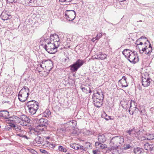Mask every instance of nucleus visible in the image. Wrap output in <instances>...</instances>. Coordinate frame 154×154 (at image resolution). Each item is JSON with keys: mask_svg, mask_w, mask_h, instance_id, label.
Wrapping results in <instances>:
<instances>
[{"mask_svg": "<svg viewBox=\"0 0 154 154\" xmlns=\"http://www.w3.org/2000/svg\"><path fill=\"white\" fill-rule=\"evenodd\" d=\"M86 144L87 145V146H88L89 147L90 146L91 144L89 142H87L86 143Z\"/></svg>", "mask_w": 154, "mask_h": 154, "instance_id": "obj_62", "label": "nucleus"}, {"mask_svg": "<svg viewBox=\"0 0 154 154\" xmlns=\"http://www.w3.org/2000/svg\"><path fill=\"white\" fill-rule=\"evenodd\" d=\"M17 118V116H14V118L10 117L8 119H6L5 120V122L6 123L8 124L9 125H11L13 128H15L16 127V120L14 119H16Z\"/></svg>", "mask_w": 154, "mask_h": 154, "instance_id": "obj_11", "label": "nucleus"}, {"mask_svg": "<svg viewBox=\"0 0 154 154\" xmlns=\"http://www.w3.org/2000/svg\"><path fill=\"white\" fill-rule=\"evenodd\" d=\"M113 0H103V2H107L109 3H111L113 2Z\"/></svg>", "mask_w": 154, "mask_h": 154, "instance_id": "obj_56", "label": "nucleus"}, {"mask_svg": "<svg viewBox=\"0 0 154 154\" xmlns=\"http://www.w3.org/2000/svg\"><path fill=\"white\" fill-rule=\"evenodd\" d=\"M144 50V54L149 55L152 51V49H142Z\"/></svg>", "mask_w": 154, "mask_h": 154, "instance_id": "obj_39", "label": "nucleus"}, {"mask_svg": "<svg viewBox=\"0 0 154 154\" xmlns=\"http://www.w3.org/2000/svg\"><path fill=\"white\" fill-rule=\"evenodd\" d=\"M47 145L46 146H49L50 147L53 149L55 148L56 146H58V145L54 143L49 144V143L48 142H47Z\"/></svg>", "mask_w": 154, "mask_h": 154, "instance_id": "obj_40", "label": "nucleus"}, {"mask_svg": "<svg viewBox=\"0 0 154 154\" xmlns=\"http://www.w3.org/2000/svg\"><path fill=\"white\" fill-rule=\"evenodd\" d=\"M139 49V52L140 54H143V53H144V50H143L142 49L141 50H140V49Z\"/></svg>", "mask_w": 154, "mask_h": 154, "instance_id": "obj_57", "label": "nucleus"}, {"mask_svg": "<svg viewBox=\"0 0 154 154\" xmlns=\"http://www.w3.org/2000/svg\"><path fill=\"white\" fill-rule=\"evenodd\" d=\"M142 38L146 39V37L142 36L137 40L135 43L137 48H139V47L138 46L139 45H143Z\"/></svg>", "mask_w": 154, "mask_h": 154, "instance_id": "obj_26", "label": "nucleus"}, {"mask_svg": "<svg viewBox=\"0 0 154 154\" xmlns=\"http://www.w3.org/2000/svg\"><path fill=\"white\" fill-rule=\"evenodd\" d=\"M13 127L11 125H7L5 126V129L8 131H9L11 130L12 128H13Z\"/></svg>", "mask_w": 154, "mask_h": 154, "instance_id": "obj_52", "label": "nucleus"}, {"mask_svg": "<svg viewBox=\"0 0 154 154\" xmlns=\"http://www.w3.org/2000/svg\"><path fill=\"white\" fill-rule=\"evenodd\" d=\"M36 120L39 126L46 127L48 124V121L46 119L41 118L38 119H36Z\"/></svg>", "mask_w": 154, "mask_h": 154, "instance_id": "obj_9", "label": "nucleus"}, {"mask_svg": "<svg viewBox=\"0 0 154 154\" xmlns=\"http://www.w3.org/2000/svg\"><path fill=\"white\" fill-rule=\"evenodd\" d=\"M29 89L26 86H24L21 89L18 95V99L22 102L26 101L29 95Z\"/></svg>", "mask_w": 154, "mask_h": 154, "instance_id": "obj_3", "label": "nucleus"}, {"mask_svg": "<svg viewBox=\"0 0 154 154\" xmlns=\"http://www.w3.org/2000/svg\"><path fill=\"white\" fill-rule=\"evenodd\" d=\"M96 40H97V41L98 40L97 39V38H96V37H95V38H93L91 39V41H92L93 42H95V41H96Z\"/></svg>", "mask_w": 154, "mask_h": 154, "instance_id": "obj_60", "label": "nucleus"}, {"mask_svg": "<svg viewBox=\"0 0 154 154\" xmlns=\"http://www.w3.org/2000/svg\"><path fill=\"white\" fill-rule=\"evenodd\" d=\"M59 1L61 2H66V0H59Z\"/></svg>", "mask_w": 154, "mask_h": 154, "instance_id": "obj_64", "label": "nucleus"}, {"mask_svg": "<svg viewBox=\"0 0 154 154\" xmlns=\"http://www.w3.org/2000/svg\"><path fill=\"white\" fill-rule=\"evenodd\" d=\"M80 88L83 92L86 94H88V93H91L92 92L90 88L88 86L82 85L80 87Z\"/></svg>", "mask_w": 154, "mask_h": 154, "instance_id": "obj_24", "label": "nucleus"}, {"mask_svg": "<svg viewBox=\"0 0 154 154\" xmlns=\"http://www.w3.org/2000/svg\"><path fill=\"white\" fill-rule=\"evenodd\" d=\"M151 79L149 76V74L146 72L143 73L142 75V79Z\"/></svg>", "mask_w": 154, "mask_h": 154, "instance_id": "obj_35", "label": "nucleus"}, {"mask_svg": "<svg viewBox=\"0 0 154 154\" xmlns=\"http://www.w3.org/2000/svg\"><path fill=\"white\" fill-rule=\"evenodd\" d=\"M50 38V39H49V41H52V40L54 41V42H59L60 41V39L58 35L55 33L51 34Z\"/></svg>", "mask_w": 154, "mask_h": 154, "instance_id": "obj_20", "label": "nucleus"}, {"mask_svg": "<svg viewBox=\"0 0 154 154\" xmlns=\"http://www.w3.org/2000/svg\"><path fill=\"white\" fill-rule=\"evenodd\" d=\"M49 36H47L45 38H41L39 43V48H47V44H50L53 46V48H57L59 46V42H54L53 43H51L49 41Z\"/></svg>", "mask_w": 154, "mask_h": 154, "instance_id": "obj_2", "label": "nucleus"}, {"mask_svg": "<svg viewBox=\"0 0 154 154\" xmlns=\"http://www.w3.org/2000/svg\"><path fill=\"white\" fill-rule=\"evenodd\" d=\"M147 42H145L144 43L145 47H144L143 48H146L147 47V46L148 45H149V48H152V46L150 43L149 41L148 40H147Z\"/></svg>", "mask_w": 154, "mask_h": 154, "instance_id": "obj_44", "label": "nucleus"}, {"mask_svg": "<svg viewBox=\"0 0 154 154\" xmlns=\"http://www.w3.org/2000/svg\"><path fill=\"white\" fill-rule=\"evenodd\" d=\"M69 41H70V40L68 39V38L67 39V41L66 42V43L65 44V47H64L63 48H69L70 47H73V45H72V43H70L69 42Z\"/></svg>", "mask_w": 154, "mask_h": 154, "instance_id": "obj_36", "label": "nucleus"}, {"mask_svg": "<svg viewBox=\"0 0 154 154\" xmlns=\"http://www.w3.org/2000/svg\"><path fill=\"white\" fill-rule=\"evenodd\" d=\"M95 145L96 146H98L99 145H100V147L102 148H103V147L101 145H103V144H102V143H101L100 142H97L95 143Z\"/></svg>", "mask_w": 154, "mask_h": 154, "instance_id": "obj_54", "label": "nucleus"}, {"mask_svg": "<svg viewBox=\"0 0 154 154\" xmlns=\"http://www.w3.org/2000/svg\"><path fill=\"white\" fill-rule=\"evenodd\" d=\"M26 132L25 131L22 130L20 131L19 133L17 134V135L24 139L28 140L29 139V138L26 135Z\"/></svg>", "mask_w": 154, "mask_h": 154, "instance_id": "obj_22", "label": "nucleus"}, {"mask_svg": "<svg viewBox=\"0 0 154 154\" xmlns=\"http://www.w3.org/2000/svg\"><path fill=\"white\" fill-rule=\"evenodd\" d=\"M84 62L83 60L78 59L75 62L69 66L70 69L72 72H76L83 64Z\"/></svg>", "mask_w": 154, "mask_h": 154, "instance_id": "obj_4", "label": "nucleus"}, {"mask_svg": "<svg viewBox=\"0 0 154 154\" xmlns=\"http://www.w3.org/2000/svg\"><path fill=\"white\" fill-rule=\"evenodd\" d=\"M41 63L42 64H44L45 65H46V60H43L42 62Z\"/></svg>", "mask_w": 154, "mask_h": 154, "instance_id": "obj_58", "label": "nucleus"}, {"mask_svg": "<svg viewBox=\"0 0 154 154\" xmlns=\"http://www.w3.org/2000/svg\"><path fill=\"white\" fill-rule=\"evenodd\" d=\"M98 140L99 141L102 143H103L106 140V137L103 134L100 133L98 136Z\"/></svg>", "mask_w": 154, "mask_h": 154, "instance_id": "obj_21", "label": "nucleus"}, {"mask_svg": "<svg viewBox=\"0 0 154 154\" xmlns=\"http://www.w3.org/2000/svg\"><path fill=\"white\" fill-rule=\"evenodd\" d=\"M140 131V130H137L135 127H133L132 128H130L128 130L126 131V132L131 137H135V133L137 134Z\"/></svg>", "mask_w": 154, "mask_h": 154, "instance_id": "obj_10", "label": "nucleus"}, {"mask_svg": "<svg viewBox=\"0 0 154 154\" xmlns=\"http://www.w3.org/2000/svg\"><path fill=\"white\" fill-rule=\"evenodd\" d=\"M40 151L41 152H42V153H45L46 152H47V151L45 150L44 149H40Z\"/></svg>", "mask_w": 154, "mask_h": 154, "instance_id": "obj_59", "label": "nucleus"}, {"mask_svg": "<svg viewBox=\"0 0 154 154\" xmlns=\"http://www.w3.org/2000/svg\"><path fill=\"white\" fill-rule=\"evenodd\" d=\"M142 140H153L154 142V134H147L145 137H143L141 138Z\"/></svg>", "mask_w": 154, "mask_h": 154, "instance_id": "obj_15", "label": "nucleus"}, {"mask_svg": "<svg viewBox=\"0 0 154 154\" xmlns=\"http://www.w3.org/2000/svg\"><path fill=\"white\" fill-rule=\"evenodd\" d=\"M44 142V138L40 136H37L34 140V143H35V142L37 144H41L42 145H43L44 146H46L45 144H43Z\"/></svg>", "mask_w": 154, "mask_h": 154, "instance_id": "obj_13", "label": "nucleus"}, {"mask_svg": "<svg viewBox=\"0 0 154 154\" xmlns=\"http://www.w3.org/2000/svg\"><path fill=\"white\" fill-rule=\"evenodd\" d=\"M51 112L49 109L46 110L44 112V115L46 117H48L51 115Z\"/></svg>", "mask_w": 154, "mask_h": 154, "instance_id": "obj_42", "label": "nucleus"}, {"mask_svg": "<svg viewBox=\"0 0 154 154\" xmlns=\"http://www.w3.org/2000/svg\"><path fill=\"white\" fill-rule=\"evenodd\" d=\"M102 117L103 118H104L106 120H108L109 119L112 120V119L111 118L110 116H108L105 112H103L102 114Z\"/></svg>", "mask_w": 154, "mask_h": 154, "instance_id": "obj_32", "label": "nucleus"}, {"mask_svg": "<svg viewBox=\"0 0 154 154\" xmlns=\"http://www.w3.org/2000/svg\"><path fill=\"white\" fill-rule=\"evenodd\" d=\"M32 132L34 133L35 135H38V134H41V132L40 131L38 128L35 129H33L32 130Z\"/></svg>", "mask_w": 154, "mask_h": 154, "instance_id": "obj_41", "label": "nucleus"}, {"mask_svg": "<svg viewBox=\"0 0 154 154\" xmlns=\"http://www.w3.org/2000/svg\"><path fill=\"white\" fill-rule=\"evenodd\" d=\"M131 148H132V147L129 144H126L124 145L123 149L124 150H127Z\"/></svg>", "mask_w": 154, "mask_h": 154, "instance_id": "obj_46", "label": "nucleus"}, {"mask_svg": "<svg viewBox=\"0 0 154 154\" xmlns=\"http://www.w3.org/2000/svg\"><path fill=\"white\" fill-rule=\"evenodd\" d=\"M46 127L39 126V125L37 126V128L41 132L42 131H45L46 129Z\"/></svg>", "mask_w": 154, "mask_h": 154, "instance_id": "obj_45", "label": "nucleus"}, {"mask_svg": "<svg viewBox=\"0 0 154 154\" xmlns=\"http://www.w3.org/2000/svg\"><path fill=\"white\" fill-rule=\"evenodd\" d=\"M46 51L50 54H55L57 51V49H45Z\"/></svg>", "mask_w": 154, "mask_h": 154, "instance_id": "obj_33", "label": "nucleus"}, {"mask_svg": "<svg viewBox=\"0 0 154 154\" xmlns=\"http://www.w3.org/2000/svg\"><path fill=\"white\" fill-rule=\"evenodd\" d=\"M133 51L128 49H125L122 51V54L125 56V57L127 58L129 56L130 54H131V53L133 52Z\"/></svg>", "mask_w": 154, "mask_h": 154, "instance_id": "obj_25", "label": "nucleus"}, {"mask_svg": "<svg viewBox=\"0 0 154 154\" xmlns=\"http://www.w3.org/2000/svg\"><path fill=\"white\" fill-rule=\"evenodd\" d=\"M0 116L7 119L9 118V113L7 110H1L0 111Z\"/></svg>", "mask_w": 154, "mask_h": 154, "instance_id": "obj_19", "label": "nucleus"}, {"mask_svg": "<svg viewBox=\"0 0 154 154\" xmlns=\"http://www.w3.org/2000/svg\"><path fill=\"white\" fill-rule=\"evenodd\" d=\"M143 149L139 147L134 148V152L135 154H140L142 152Z\"/></svg>", "mask_w": 154, "mask_h": 154, "instance_id": "obj_28", "label": "nucleus"}, {"mask_svg": "<svg viewBox=\"0 0 154 154\" xmlns=\"http://www.w3.org/2000/svg\"><path fill=\"white\" fill-rule=\"evenodd\" d=\"M93 153L94 154H99V152L98 150H94L93 151Z\"/></svg>", "mask_w": 154, "mask_h": 154, "instance_id": "obj_55", "label": "nucleus"}, {"mask_svg": "<svg viewBox=\"0 0 154 154\" xmlns=\"http://www.w3.org/2000/svg\"><path fill=\"white\" fill-rule=\"evenodd\" d=\"M118 148V146H112L111 147L109 148V149L113 154L118 152L117 149Z\"/></svg>", "mask_w": 154, "mask_h": 154, "instance_id": "obj_29", "label": "nucleus"}, {"mask_svg": "<svg viewBox=\"0 0 154 154\" xmlns=\"http://www.w3.org/2000/svg\"><path fill=\"white\" fill-rule=\"evenodd\" d=\"M79 146V145L76 143L71 144L70 145V147L75 150L78 149Z\"/></svg>", "mask_w": 154, "mask_h": 154, "instance_id": "obj_38", "label": "nucleus"}, {"mask_svg": "<svg viewBox=\"0 0 154 154\" xmlns=\"http://www.w3.org/2000/svg\"><path fill=\"white\" fill-rule=\"evenodd\" d=\"M26 106L28 108L29 113L32 115L35 114L39 108L38 103L34 100L28 102Z\"/></svg>", "mask_w": 154, "mask_h": 154, "instance_id": "obj_1", "label": "nucleus"}, {"mask_svg": "<svg viewBox=\"0 0 154 154\" xmlns=\"http://www.w3.org/2000/svg\"><path fill=\"white\" fill-rule=\"evenodd\" d=\"M124 141V138L122 137L117 136L112 138L110 140V143L116 145H122Z\"/></svg>", "mask_w": 154, "mask_h": 154, "instance_id": "obj_7", "label": "nucleus"}, {"mask_svg": "<svg viewBox=\"0 0 154 154\" xmlns=\"http://www.w3.org/2000/svg\"><path fill=\"white\" fill-rule=\"evenodd\" d=\"M58 150L59 151L64 152H66L67 151L66 149L62 146H58Z\"/></svg>", "mask_w": 154, "mask_h": 154, "instance_id": "obj_37", "label": "nucleus"}, {"mask_svg": "<svg viewBox=\"0 0 154 154\" xmlns=\"http://www.w3.org/2000/svg\"><path fill=\"white\" fill-rule=\"evenodd\" d=\"M47 47H50L51 48H52V47H53V46H52L50 44H49V45L47 44Z\"/></svg>", "mask_w": 154, "mask_h": 154, "instance_id": "obj_63", "label": "nucleus"}, {"mask_svg": "<svg viewBox=\"0 0 154 154\" xmlns=\"http://www.w3.org/2000/svg\"><path fill=\"white\" fill-rule=\"evenodd\" d=\"M78 149L81 150L82 151H86V149L85 148V147H84L82 145H79V146Z\"/></svg>", "mask_w": 154, "mask_h": 154, "instance_id": "obj_47", "label": "nucleus"}, {"mask_svg": "<svg viewBox=\"0 0 154 154\" xmlns=\"http://www.w3.org/2000/svg\"><path fill=\"white\" fill-rule=\"evenodd\" d=\"M73 122H72L71 121H70L69 122L67 123H66V125H69L70 127V128H72L73 127Z\"/></svg>", "mask_w": 154, "mask_h": 154, "instance_id": "obj_50", "label": "nucleus"}, {"mask_svg": "<svg viewBox=\"0 0 154 154\" xmlns=\"http://www.w3.org/2000/svg\"><path fill=\"white\" fill-rule=\"evenodd\" d=\"M103 93L101 91H98L96 93H94L93 95L92 99H104Z\"/></svg>", "mask_w": 154, "mask_h": 154, "instance_id": "obj_12", "label": "nucleus"}, {"mask_svg": "<svg viewBox=\"0 0 154 154\" xmlns=\"http://www.w3.org/2000/svg\"><path fill=\"white\" fill-rule=\"evenodd\" d=\"M99 60H104L106 58L107 55L106 54H103L101 52H99L98 54H97Z\"/></svg>", "mask_w": 154, "mask_h": 154, "instance_id": "obj_30", "label": "nucleus"}, {"mask_svg": "<svg viewBox=\"0 0 154 154\" xmlns=\"http://www.w3.org/2000/svg\"><path fill=\"white\" fill-rule=\"evenodd\" d=\"M129 54V56L127 58L131 63L135 64L139 60L138 56L136 52L134 51L133 52Z\"/></svg>", "mask_w": 154, "mask_h": 154, "instance_id": "obj_6", "label": "nucleus"}, {"mask_svg": "<svg viewBox=\"0 0 154 154\" xmlns=\"http://www.w3.org/2000/svg\"><path fill=\"white\" fill-rule=\"evenodd\" d=\"M10 15L8 14L6 12L3 11L0 17L3 20H7L9 19V17Z\"/></svg>", "mask_w": 154, "mask_h": 154, "instance_id": "obj_23", "label": "nucleus"}, {"mask_svg": "<svg viewBox=\"0 0 154 154\" xmlns=\"http://www.w3.org/2000/svg\"><path fill=\"white\" fill-rule=\"evenodd\" d=\"M102 35V32L101 33H98L97 34L96 38H97V39L98 40L100 38Z\"/></svg>", "mask_w": 154, "mask_h": 154, "instance_id": "obj_48", "label": "nucleus"}, {"mask_svg": "<svg viewBox=\"0 0 154 154\" xmlns=\"http://www.w3.org/2000/svg\"><path fill=\"white\" fill-rule=\"evenodd\" d=\"M119 82L121 84L122 87H126L128 86V83H127L126 78L125 76H123L122 79L119 81Z\"/></svg>", "mask_w": 154, "mask_h": 154, "instance_id": "obj_16", "label": "nucleus"}, {"mask_svg": "<svg viewBox=\"0 0 154 154\" xmlns=\"http://www.w3.org/2000/svg\"><path fill=\"white\" fill-rule=\"evenodd\" d=\"M19 119L21 120L20 121L30 122V120L28 117L25 115H23L20 116Z\"/></svg>", "mask_w": 154, "mask_h": 154, "instance_id": "obj_27", "label": "nucleus"}, {"mask_svg": "<svg viewBox=\"0 0 154 154\" xmlns=\"http://www.w3.org/2000/svg\"><path fill=\"white\" fill-rule=\"evenodd\" d=\"M137 103L134 100H131L130 103V106L128 110L129 113L131 115H133L134 112L138 111L139 109L136 107Z\"/></svg>", "mask_w": 154, "mask_h": 154, "instance_id": "obj_8", "label": "nucleus"}, {"mask_svg": "<svg viewBox=\"0 0 154 154\" xmlns=\"http://www.w3.org/2000/svg\"><path fill=\"white\" fill-rule=\"evenodd\" d=\"M29 122H23V121H20V123L21 125L24 126H29Z\"/></svg>", "mask_w": 154, "mask_h": 154, "instance_id": "obj_43", "label": "nucleus"}, {"mask_svg": "<svg viewBox=\"0 0 154 154\" xmlns=\"http://www.w3.org/2000/svg\"><path fill=\"white\" fill-rule=\"evenodd\" d=\"M94 105L97 107H100L103 104V99H93Z\"/></svg>", "mask_w": 154, "mask_h": 154, "instance_id": "obj_14", "label": "nucleus"}, {"mask_svg": "<svg viewBox=\"0 0 154 154\" xmlns=\"http://www.w3.org/2000/svg\"><path fill=\"white\" fill-rule=\"evenodd\" d=\"M144 148L146 150L151 151L154 149V145L146 143L144 145Z\"/></svg>", "mask_w": 154, "mask_h": 154, "instance_id": "obj_18", "label": "nucleus"}, {"mask_svg": "<svg viewBox=\"0 0 154 154\" xmlns=\"http://www.w3.org/2000/svg\"><path fill=\"white\" fill-rule=\"evenodd\" d=\"M53 66V62L49 59L46 60V63L45 67H50V69H51V67Z\"/></svg>", "mask_w": 154, "mask_h": 154, "instance_id": "obj_31", "label": "nucleus"}, {"mask_svg": "<svg viewBox=\"0 0 154 154\" xmlns=\"http://www.w3.org/2000/svg\"><path fill=\"white\" fill-rule=\"evenodd\" d=\"M152 80L150 79H142V83L143 86L144 87H147L150 85Z\"/></svg>", "mask_w": 154, "mask_h": 154, "instance_id": "obj_17", "label": "nucleus"}, {"mask_svg": "<svg viewBox=\"0 0 154 154\" xmlns=\"http://www.w3.org/2000/svg\"><path fill=\"white\" fill-rule=\"evenodd\" d=\"M63 60L64 62L67 63L69 61L70 59L68 57H66V58L63 59Z\"/></svg>", "mask_w": 154, "mask_h": 154, "instance_id": "obj_51", "label": "nucleus"}, {"mask_svg": "<svg viewBox=\"0 0 154 154\" xmlns=\"http://www.w3.org/2000/svg\"><path fill=\"white\" fill-rule=\"evenodd\" d=\"M15 129H16L17 131H18V130H21V128L20 126H19V127H17L16 128H15Z\"/></svg>", "mask_w": 154, "mask_h": 154, "instance_id": "obj_61", "label": "nucleus"}, {"mask_svg": "<svg viewBox=\"0 0 154 154\" xmlns=\"http://www.w3.org/2000/svg\"><path fill=\"white\" fill-rule=\"evenodd\" d=\"M7 2L8 3H13V2L15 3L17 2V0H6Z\"/></svg>", "mask_w": 154, "mask_h": 154, "instance_id": "obj_53", "label": "nucleus"}, {"mask_svg": "<svg viewBox=\"0 0 154 154\" xmlns=\"http://www.w3.org/2000/svg\"><path fill=\"white\" fill-rule=\"evenodd\" d=\"M26 2L29 6H35V0H27Z\"/></svg>", "mask_w": 154, "mask_h": 154, "instance_id": "obj_34", "label": "nucleus"}, {"mask_svg": "<svg viewBox=\"0 0 154 154\" xmlns=\"http://www.w3.org/2000/svg\"><path fill=\"white\" fill-rule=\"evenodd\" d=\"M28 150L30 152L33 154H38V152L33 149H28Z\"/></svg>", "mask_w": 154, "mask_h": 154, "instance_id": "obj_49", "label": "nucleus"}, {"mask_svg": "<svg viewBox=\"0 0 154 154\" xmlns=\"http://www.w3.org/2000/svg\"><path fill=\"white\" fill-rule=\"evenodd\" d=\"M64 14L67 20L69 21L73 20L76 16V13L73 10H67L65 12Z\"/></svg>", "mask_w": 154, "mask_h": 154, "instance_id": "obj_5", "label": "nucleus"}]
</instances>
